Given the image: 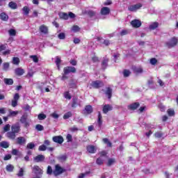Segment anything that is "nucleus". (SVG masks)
I'll return each instance as SVG.
<instances>
[{
  "instance_id": "nucleus-1",
  "label": "nucleus",
  "mask_w": 178,
  "mask_h": 178,
  "mask_svg": "<svg viewBox=\"0 0 178 178\" xmlns=\"http://www.w3.org/2000/svg\"><path fill=\"white\" fill-rule=\"evenodd\" d=\"M178 44V38L176 36L171 38L166 42L165 45L168 48H174Z\"/></svg>"
},
{
  "instance_id": "nucleus-2",
  "label": "nucleus",
  "mask_w": 178,
  "mask_h": 178,
  "mask_svg": "<svg viewBox=\"0 0 178 178\" xmlns=\"http://www.w3.org/2000/svg\"><path fill=\"white\" fill-rule=\"evenodd\" d=\"M64 172L65 169H63V168H62L59 164H56L55 165L54 170H53V175L57 177L60 176V175H62V173H63Z\"/></svg>"
},
{
  "instance_id": "nucleus-3",
  "label": "nucleus",
  "mask_w": 178,
  "mask_h": 178,
  "mask_svg": "<svg viewBox=\"0 0 178 178\" xmlns=\"http://www.w3.org/2000/svg\"><path fill=\"white\" fill-rule=\"evenodd\" d=\"M76 67L72 66L65 67L63 69L64 74H69L70 73H76Z\"/></svg>"
},
{
  "instance_id": "nucleus-4",
  "label": "nucleus",
  "mask_w": 178,
  "mask_h": 178,
  "mask_svg": "<svg viewBox=\"0 0 178 178\" xmlns=\"http://www.w3.org/2000/svg\"><path fill=\"white\" fill-rule=\"evenodd\" d=\"M142 3L131 5L128 7V10H130V12H136L137 10H138V9H140V8H142Z\"/></svg>"
},
{
  "instance_id": "nucleus-5",
  "label": "nucleus",
  "mask_w": 178,
  "mask_h": 178,
  "mask_svg": "<svg viewBox=\"0 0 178 178\" xmlns=\"http://www.w3.org/2000/svg\"><path fill=\"white\" fill-rule=\"evenodd\" d=\"M33 172L36 175V176H42L43 171L38 165L33 166Z\"/></svg>"
},
{
  "instance_id": "nucleus-6",
  "label": "nucleus",
  "mask_w": 178,
  "mask_h": 178,
  "mask_svg": "<svg viewBox=\"0 0 178 178\" xmlns=\"http://www.w3.org/2000/svg\"><path fill=\"white\" fill-rule=\"evenodd\" d=\"M27 140L23 136L18 137L17 138V144L19 145H26Z\"/></svg>"
},
{
  "instance_id": "nucleus-7",
  "label": "nucleus",
  "mask_w": 178,
  "mask_h": 178,
  "mask_svg": "<svg viewBox=\"0 0 178 178\" xmlns=\"http://www.w3.org/2000/svg\"><path fill=\"white\" fill-rule=\"evenodd\" d=\"M100 13L104 16H106V15H109V13H111V8L108 7H103L100 10Z\"/></svg>"
},
{
  "instance_id": "nucleus-8",
  "label": "nucleus",
  "mask_w": 178,
  "mask_h": 178,
  "mask_svg": "<svg viewBox=\"0 0 178 178\" xmlns=\"http://www.w3.org/2000/svg\"><path fill=\"white\" fill-rule=\"evenodd\" d=\"M21 123L22 124H24L25 127H29L30 126V122L27 120V117L26 115H22L20 119Z\"/></svg>"
},
{
  "instance_id": "nucleus-9",
  "label": "nucleus",
  "mask_w": 178,
  "mask_h": 178,
  "mask_svg": "<svg viewBox=\"0 0 178 178\" xmlns=\"http://www.w3.org/2000/svg\"><path fill=\"white\" fill-rule=\"evenodd\" d=\"M102 86H104V83L100 81H95L92 82V87H94V88H99V87H102Z\"/></svg>"
},
{
  "instance_id": "nucleus-10",
  "label": "nucleus",
  "mask_w": 178,
  "mask_h": 178,
  "mask_svg": "<svg viewBox=\"0 0 178 178\" xmlns=\"http://www.w3.org/2000/svg\"><path fill=\"white\" fill-rule=\"evenodd\" d=\"M53 141L57 143V144H62L63 143V137L60 136H54Z\"/></svg>"
},
{
  "instance_id": "nucleus-11",
  "label": "nucleus",
  "mask_w": 178,
  "mask_h": 178,
  "mask_svg": "<svg viewBox=\"0 0 178 178\" xmlns=\"http://www.w3.org/2000/svg\"><path fill=\"white\" fill-rule=\"evenodd\" d=\"M11 130L15 134L19 133V131H20V125L19 124V123L12 125Z\"/></svg>"
},
{
  "instance_id": "nucleus-12",
  "label": "nucleus",
  "mask_w": 178,
  "mask_h": 178,
  "mask_svg": "<svg viewBox=\"0 0 178 178\" xmlns=\"http://www.w3.org/2000/svg\"><path fill=\"white\" fill-rule=\"evenodd\" d=\"M131 24L133 27L138 29V27H140L141 26V21L138 19H134L131 22Z\"/></svg>"
},
{
  "instance_id": "nucleus-13",
  "label": "nucleus",
  "mask_w": 178,
  "mask_h": 178,
  "mask_svg": "<svg viewBox=\"0 0 178 178\" xmlns=\"http://www.w3.org/2000/svg\"><path fill=\"white\" fill-rule=\"evenodd\" d=\"M86 149L90 154H95V151H97V147L94 145H90L87 146Z\"/></svg>"
},
{
  "instance_id": "nucleus-14",
  "label": "nucleus",
  "mask_w": 178,
  "mask_h": 178,
  "mask_svg": "<svg viewBox=\"0 0 178 178\" xmlns=\"http://www.w3.org/2000/svg\"><path fill=\"white\" fill-rule=\"evenodd\" d=\"M40 32L42 34H48V26L42 24L39 27Z\"/></svg>"
},
{
  "instance_id": "nucleus-15",
  "label": "nucleus",
  "mask_w": 178,
  "mask_h": 178,
  "mask_svg": "<svg viewBox=\"0 0 178 178\" xmlns=\"http://www.w3.org/2000/svg\"><path fill=\"white\" fill-rule=\"evenodd\" d=\"M45 159V156L42 154H39L34 158L35 162H42Z\"/></svg>"
},
{
  "instance_id": "nucleus-16",
  "label": "nucleus",
  "mask_w": 178,
  "mask_h": 178,
  "mask_svg": "<svg viewBox=\"0 0 178 178\" xmlns=\"http://www.w3.org/2000/svg\"><path fill=\"white\" fill-rule=\"evenodd\" d=\"M109 111H112V106L106 104L103 106V113H108Z\"/></svg>"
},
{
  "instance_id": "nucleus-17",
  "label": "nucleus",
  "mask_w": 178,
  "mask_h": 178,
  "mask_svg": "<svg viewBox=\"0 0 178 178\" xmlns=\"http://www.w3.org/2000/svg\"><path fill=\"white\" fill-rule=\"evenodd\" d=\"M158 27H159V23L158 22H152L149 26L150 30H155L156 29H158Z\"/></svg>"
},
{
  "instance_id": "nucleus-18",
  "label": "nucleus",
  "mask_w": 178,
  "mask_h": 178,
  "mask_svg": "<svg viewBox=\"0 0 178 178\" xmlns=\"http://www.w3.org/2000/svg\"><path fill=\"white\" fill-rule=\"evenodd\" d=\"M6 136L8 137V138H10V140H15V138H16V134L12 131L8 132L6 134Z\"/></svg>"
},
{
  "instance_id": "nucleus-19",
  "label": "nucleus",
  "mask_w": 178,
  "mask_h": 178,
  "mask_svg": "<svg viewBox=\"0 0 178 178\" xmlns=\"http://www.w3.org/2000/svg\"><path fill=\"white\" fill-rule=\"evenodd\" d=\"M140 106V104L138 103H134L132 104H130L128 106L129 109H131V111L136 110L137 108Z\"/></svg>"
},
{
  "instance_id": "nucleus-20",
  "label": "nucleus",
  "mask_w": 178,
  "mask_h": 178,
  "mask_svg": "<svg viewBox=\"0 0 178 178\" xmlns=\"http://www.w3.org/2000/svg\"><path fill=\"white\" fill-rule=\"evenodd\" d=\"M15 74L17 76H23V74H24V70H23L22 68H17L15 70Z\"/></svg>"
},
{
  "instance_id": "nucleus-21",
  "label": "nucleus",
  "mask_w": 178,
  "mask_h": 178,
  "mask_svg": "<svg viewBox=\"0 0 178 178\" xmlns=\"http://www.w3.org/2000/svg\"><path fill=\"white\" fill-rule=\"evenodd\" d=\"M59 17L60 19H64V20H67L69 19V15L66 13H60Z\"/></svg>"
},
{
  "instance_id": "nucleus-22",
  "label": "nucleus",
  "mask_w": 178,
  "mask_h": 178,
  "mask_svg": "<svg viewBox=\"0 0 178 178\" xmlns=\"http://www.w3.org/2000/svg\"><path fill=\"white\" fill-rule=\"evenodd\" d=\"M85 112L88 114L92 113V106L90 105L86 106L85 107Z\"/></svg>"
},
{
  "instance_id": "nucleus-23",
  "label": "nucleus",
  "mask_w": 178,
  "mask_h": 178,
  "mask_svg": "<svg viewBox=\"0 0 178 178\" xmlns=\"http://www.w3.org/2000/svg\"><path fill=\"white\" fill-rule=\"evenodd\" d=\"M0 19L4 22H6L8 21V19H9V17L5 13H2L0 14Z\"/></svg>"
},
{
  "instance_id": "nucleus-24",
  "label": "nucleus",
  "mask_w": 178,
  "mask_h": 178,
  "mask_svg": "<svg viewBox=\"0 0 178 178\" xmlns=\"http://www.w3.org/2000/svg\"><path fill=\"white\" fill-rule=\"evenodd\" d=\"M17 115H19V111H13L12 110H9L8 116H10V118L17 116Z\"/></svg>"
},
{
  "instance_id": "nucleus-25",
  "label": "nucleus",
  "mask_w": 178,
  "mask_h": 178,
  "mask_svg": "<svg viewBox=\"0 0 178 178\" xmlns=\"http://www.w3.org/2000/svg\"><path fill=\"white\" fill-rule=\"evenodd\" d=\"M0 147H1V148H9V143L6 141H2L0 143Z\"/></svg>"
},
{
  "instance_id": "nucleus-26",
  "label": "nucleus",
  "mask_w": 178,
  "mask_h": 178,
  "mask_svg": "<svg viewBox=\"0 0 178 178\" xmlns=\"http://www.w3.org/2000/svg\"><path fill=\"white\" fill-rule=\"evenodd\" d=\"M8 6L10 9H17V4L13 1H10L8 3Z\"/></svg>"
},
{
  "instance_id": "nucleus-27",
  "label": "nucleus",
  "mask_w": 178,
  "mask_h": 178,
  "mask_svg": "<svg viewBox=\"0 0 178 178\" xmlns=\"http://www.w3.org/2000/svg\"><path fill=\"white\" fill-rule=\"evenodd\" d=\"M3 81L5 84H7L8 86H12V84H13V79H4Z\"/></svg>"
},
{
  "instance_id": "nucleus-28",
  "label": "nucleus",
  "mask_w": 178,
  "mask_h": 178,
  "mask_svg": "<svg viewBox=\"0 0 178 178\" xmlns=\"http://www.w3.org/2000/svg\"><path fill=\"white\" fill-rule=\"evenodd\" d=\"M108 58H104L102 63V69H106V67L108 66Z\"/></svg>"
},
{
  "instance_id": "nucleus-29",
  "label": "nucleus",
  "mask_w": 178,
  "mask_h": 178,
  "mask_svg": "<svg viewBox=\"0 0 178 178\" xmlns=\"http://www.w3.org/2000/svg\"><path fill=\"white\" fill-rule=\"evenodd\" d=\"M106 95H108V98L111 99V98L112 97V89H111L110 88H107V90L106 91Z\"/></svg>"
},
{
  "instance_id": "nucleus-30",
  "label": "nucleus",
  "mask_w": 178,
  "mask_h": 178,
  "mask_svg": "<svg viewBox=\"0 0 178 178\" xmlns=\"http://www.w3.org/2000/svg\"><path fill=\"white\" fill-rule=\"evenodd\" d=\"M103 143H104V144H106L107 147H112V143H111V141H109V139L106 138H103Z\"/></svg>"
},
{
  "instance_id": "nucleus-31",
  "label": "nucleus",
  "mask_w": 178,
  "mask_h": 178,
  "mask_svg": "<svg viewBox=\"0 0 178 178\" xmlns=\"http://www.w3.org/2000/svg\"><path fill=\"white\" fill-rule=\"evenodd\" d=\"M38 119H39V120H44L47 119V115L44 113H40L38 115Z\"/></svg>"
},
{
  "instance_id": "nucleus-32",
  "label": "nucleus",
  "mask_w": 178,
  "mask_h": 178,
  "mask_svg": "<svg viewBox=\"0 0 178 178\" xmlns=\"http://www.w3.org/2000/svg\"><path fill=\"white\" fill-rule=\"evenodd\" d=\"M56 64L59 70L60 69V58L58 56L56 58Z\"/></svg>"
},
{
  "instance_id": "nucleus-33",
  "label": "nucleus",
  "mask_w": 178,
  "mask_h": 178,
  "mask_svg": "<svg viewBox=\"0 0 178 178\" xmlns=\"http://www.w3.org/2000/svg\"><path fill=\"white\" fill-rule=\"evenodd\" d=\"M7 172H13V169H15V167H13V165H12V164H9L8 165H6V168Z\"/></svg>"
},
{
  "instance_id": "nucleus-34",
  "label": "nucleus",
  "mask_w": 178,
  "mask_h": 178,
  "mask_svg": "<svg viewBox=\"0 0 178 178\" xmlns=\"http://www.w3.org/2000/svg\"><path fill=\"white\" fill-rule=\"evenodd\" d=\"M30 58L32 59L33 62L35 63H38V56L34 55V56H30Z\"/></svg>"
},
{
  "instance_id": "nucleus-35",
  "label": "nucleus",
  "mask_w": 178,
  "mask_h": 178,
  "mask_svg": "<svg viewBox=\"0 0 178 178\" xmlns=\"http://www.w3.org/2000/svg\"><path fill=\"white\" fill-rule=\"evenodd\" d=\"M13 65H19V63H20V60L17 57H14L13 58Z\"/></svg>"
},
{
  "instance_id": "nucleus-36",
  "label": "nucleus",
  "mask_w": 178,
  "mask_h": 178,
  "mask_svg": "<svg viewBox=\"0 0 178 178\" xmlns=\"http://www.w3.org/2000/svg\"><path fill=\"white\" fill-rule=\"evenodd\" d=\"M98 123H99V126L101 127L102 124V115H101L100 112H99V115H98Z\"/></svg>"
},
{
  "instance_id": "nucleus-37",
  "label": "nucleus",
  "mask_w": 178,
  "mask_h": 178,
  "mask_svg": "<svg viewBox=\"0 0 178 178\" xmlns=\"http://www.w3.org/2000/svg\"><path fill=\"white\" fill-rule=\"evenodd\" d=\"M34 147H35V145L33 143H29L26 145L27 149H33V148H34Z\"/></svg>"
},
{
  "instance_id": "nucleus-38",
  "label": "nucleus",
  "mask_w": 178,
  "mask_h": 178,
  "mask_svg": "<svg viewBox=\"0 0 178 178\" xmlns=\"http://www.w3.org/2000/svg\"><path fill=\"white\" fill-rule=\"evenodd\" d=\"M58 38H59V40H65V38H66V35L65 34V33H60L58 35Z\"/></svg>"
},
{
  "instance_id": "nucleus-39",
  "label": "nucleus",
  "mask_w": 178,
  "mask_h": 178,
  "mask_svg": "<svg viewBox=\"0 0 178 178\" xmlns=\"http://www.w3.org/2000/svg\"><path fill=\"white\" fill-rule=\"evenodd\" d=\"M115 162H116L115 159H109L107 165L108 166H112Z\"/></svg>"
},
{
  "instance_id": "nucleus-40",
  "label": "nucleus",
  "mask_w": 178,
  "mask_h": 178,
  "mask_svg": "<svg viewBox=\"0 0 178 178\" xmlns=\"http://www.w3.org/2000/svg\"><path fill=\"white\" fill-rule=\"evenodd\" d=\"M8 34L13 37H15L16 35V30L15 29H10L8 31Z\"/></svg>"
},
{
  "instance_id": "nucleus-41",
  "label": "nucleus",
  "mask_w": 178,
  "mask_h": 178,
  "mask_svg": "<svg viewBox=\"0 0 178 178\" xmlns=\"http://www.w3.org/2000/svg\"><path fill=\"white\" fill-rule=\"evenodd\" d=\"M168 116H175V110L169 108L168 110Z\"/></svg>"
},
{
  "instance_id": "nucleus-42",
  "label": "nucleus",
  "mask_w": 178,
  "mask_h": 178,
  "mask_svg": "<svg viewBox=\"0 0 178 178\" xmlns=\"http://www.w3.org/2000/svg\"><path fill=\"white\" fill-rule=\"evenodd\" d=\"M35 129L38 130V131H42V130H44V126L41 124H37L35 126Z\"/></svg>"
},
{
  "instance_id": "nucleus-43",
  "label": "nucleus",
  "mask_w": 178,
  "mask_h": 178,
  "mask_svg": "<svg viewBox=\"0 0 178 178\" xmlns=\"http://www.w3.org/2000/svg\"><path fill=\"white\" fill-rule=\"evenodd\" d=\"M24 173V170L23 168H20L19 172L17 173V176L19 177H23Z\"/></svg>"
},
{
  "instance_id": "nucleus-44",
  "label": "nucleus",
  "mask_w": 178,
  "mask_h": 178,
  "mask_svg": "<svg viewBox=\"0 0 178 178\" xmlns=\"http://www.w3.org/2000/svg\"><path fill=\"white\" fill-rule=\"evenodd\" d=\"M23 12L24 15H29V13H30V8H29V7L27 6H24L23 8Z\"/></svg>"
},
{
  "instance_id": "nucleus-45",
  "label": "nucleus",
  "mask_w": 178,
  "mask_h": 178,
  "mask_svg": "<svg viewBox=\"0 0 178 178\" xmlns=\"http://www.w3.org/2000/svg\"><path fill=\"white\" fill-rule=\"evenodd\" d=\"M72 118V112L69 111L63 115V119H69Z\"/></svg>"
},
{
  "instance_id": "nucleus-46",
  "label": "nucleus",
  "mask_w": 178,
  "mask_h": 178,
  "mask_svg": "<svg viewBox=\"0 0 178 178\" xmlns=\"http://www.w3.org/2000/svg\"><path fill=\"white\" fill-rule=\"evenodd\" d=\"M12 154L17 156V155H20L21 154H20V152H19V150L17 149H13Z\"/></svg>"
},
{
  "instance_id": "nucleus-47",
  "label": "nucleus",
  "mask_w": 178,
  "mask_h": 178,
  "mask_svg": "<svg viewBox=\"0 0 178 178\" xmlns=\"http://www.w3.org/2000/svg\"><path fill=\"white\" fill-rule=\"evenodd\" d=\"M64 98H65L66 99H72V96L70 95L69 92H65L64 93Z\"/></svg>"
},
{
  "instance_id": "nucleus-48",
  "label": "nucleus",
  "mask_w": 178,
  "mask_h": 178,
  "mask_svg": "<svg viewBox=\"0 0 178 178\" xmlns=\"http://www.w3.org/2000/svg\"><path fill=\"white\" fill-rule=\"evenodd\" d=\"M47 175H52V173H54V171L52 170V167H51V165H49L47 167Z\"/></svg>"
},
{
  "instance_id": "nucleus-49",
  "label": "nucleus",
  "mask_w": 178,
  "mask_h": 178,
  "mask_svg": "<svg viewBox=\"0 0 178 178\" xmlns=\"http://www.w3.org/2000/svg\"><path fill=\"white\" fill-rule=\"evenodd\" d=\"M135 73H141L143 72V68L141 67L134 68Z\"/></svg>"
},
{
  "instance_id": "nucleus-50",
  "label": "nucleus",
  "mask_w": 178,
  "mask_h": 178,
  "mask_svg": "<svg viewBox=\"0 0 178 178\" xmlns=\"http://www.w3.org/2000/svg\"><path fill=\"white\" fill-rule=\"evenodd\" d=\"M154 136L156 138H161V137H162V136H163V134H162V132L158 131L154 134Z\"/></svg>"
},
{
  "instance_id": "nucleus-51",
  "label": "nucleus",
  "mask_w": 178,
  "mask_h": 178,
  "mask_svg": "<svg viewBox=\"0 0 178 178\" xmlns=\"http://www.w3.org/2000/svg\"><path fill=\"white\" fill-rule=\"evenodd\" d=\"M124 77H129L130 76V71L124 70L123 72Z\"/></svg>"
},
{
  "instance_id": "nucleus-52",
  "label": "nucleus",
  "mask_w": 178,
  "mask_h": 178,
  "mask_svg": "<svg viewBox=\"0 0 178 178\" xmlns=\"http://www.w3.org/2000/svg\"><path fill=\"white\" fill-rule=\"evenodd\" d=\"M72 31H74V33H76V31H79L80 30V28L77 25H75L72 26Z\"/></svg>"
},
{
  "instance_id": "nucleus-53",
  "label": "nucleus",
  "mask_w": 178,
  "mask_h": 178,
  "mask_svg": "<svg viewBox=\"0 0 178 178\" xmlns=\"http://www.w3.org/2000/svg\"><path fill=\"white\" fill-rule=\"evenodd\" d=\"M96 163H97V165H102L104 163V160H102V158H98L96 161Z\"/></svg>"
},
{
  "instance_id": "nucleus-54",
  "label": "nucleus",
  "mask_w": 178,
  "mask_h": 178,
  "mask_svg": "<svg viewBox=\"0 0 178 178\" xmlns=\"http://www.w3.org/2000/svg\"><path fill=\"white\" fill-rule=\"evenodd\" d=\"M39 151H46L47 150V146L45 145H42L39 147Z\"/></svg>"
},
{
  "instance_id": "nucleus-55",
  "label": "nucleus",
  "mask_w": 178,
  "mask_h": 178,
  "mask_svg": "<svg viewBox=\"0 0 178 178\" xmlns=\"http://www.w3.org/2000/svg\"><path fill=\"white\" fill-rule=\"evenodd\" d=\"M157 62H158V60L155 58H153L150 59L151 65H156Z\"/></svg>"
},
{
  "instance_id": "nucleus-56",
  "label": "nucleus",
  "mask_w": 178,
  "mask_h": 178,
  "mask_svg": "<svg viewBox=\"0 0 178 178\" xmlns=\"http://www.w3.org/2000/svg\"><path fill=\"white\" fill-rule=\"evenodd\" d=\"M11 105L13 108H16L17 106V100H12Z\"/></svg>"
},
{
  "instance_id": "nucleus-57",
  "label": "nucleus",
  "mask_w": 178,
  "mask_h": 178,
  "mask_svg": "<svg viewBox=\"0 0 178 178\" xmlns=\"http://www.w3.org/2000/svg\"><path fill=\"white\" fill-rule=\"evenodd\" d=\"M3 130H4V131H9V130H10V125L9 124H6L3 127Z\"/></svg>"
},
{
  "instance_id": "nucleus-58",
  "label": "nucleus",
  "mask_w": 178,
  "mask_h": 178,
  "mask_svg": "<svg viewBox=\"0 0 178 178\" xmlns=\"http://www.w3.org/2000/svg\"><path fill=\"white\" fill-rule=\"evenodd\" d=\"M19 98H20V96L19 95V93H16L14 95V99L13 100H14V101H19Z\"/></svg>"
},
{
  "instance_id": "nucleus-59",
  "label": "nucleus",
  "mask_w": 178,
  "mask_h": 178,
  "mask_svg": "<svg viewBox=\"0 0 178 178\" xmlns=\"http://www.w3.org/2000/svg\"><path fill=\"white\" fill-rule=\"evenodd\" d=\"M12 158V155L10 154H6L5 156H4V161H9V159H10Z\"/></svg>"
},
{
  "instance_id": "nucleus-60",
  "label": "nucleus",
  "mask_w": 178,
  "mask_h": 178,
  "mask_svg": "<svg viewBox=\"0 0 178 178\" xmlns=\"http://www.w3.org/2000/svg\"><path fill=\"white\" fill-rule=\"evenodd\" d=\"M70 63L72 66H76V65H77V61L76 60H70Z\"/></svg>"
},
{
  "instance_id": "nucleus-61",
  "label": "nucleus",
  "mask_w": 178,
  "mask_h": 178,
  "mask_svg": "<svg viewBox=\"0 0 178 178\" xmlns=\"http://www.w3.org/2000/svg\"><path fill=\"white\" fill-rule=\"evenodd\" d=\"M127 34H129V31H127V30H122L120 32V35H127Z\"/></svg>"
},
{
  "instance_id": "nucleus-62",
  "label": "nucleus",
  "mask_w": 178,
  "mask_h": 178,
  "mask_svg": "<svg viewBox=\"0 0 178 178\" xmlns=\"http://www.w3.org/2000/svg\"><path fill=\"white\" fill-rule=\"evenodd\" d=\"M6 49V44L0 45V52Z\"/></svg>"
},
{
  "instance_id": "nucleus-63",
  "label": "nucleus",
  "mask_w": 178,
  "mask_h": 178,
  "mask_svg": "<svg viewBox=\"0 0 178 178\" xmlns=\"http://www.w3.org/2000/svg\"><path fill=\"white\" fill-rule=\"evenodd\" d=\"M8 69H9V63H6L3 64V70H8Z\"/></svg>"
},
{
  "instance_id": "nucleus-64",
  "label": "nucleus",
  "mask_w": 178,
  "mask_h": 178,
  "mask_svg": "<svg viewBox=\"0 0 178 178\" xmlns=\"http://www.w3.org/2000/svg\"><path fill=\"white\" fill-rule=\"evenodd\" d=\"M66 156L63 155L58 157V159H60V161H66Z\"/></svg>"
}]
</instances>
